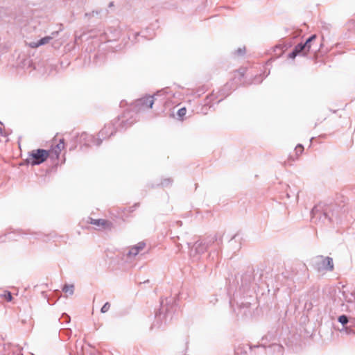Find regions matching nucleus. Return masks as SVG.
Masks as SVG:
<instances>
[{
	"instance_id": "nucleus-1",
	"label": "nucleus",
	"mask_w": 355,
	"mask_h": 355,
	"mask_svg": "<svg viewBox=\"0 0 355 355\" xmlns=\"http://www.w3.org/2000/svg\"><path fill=\"white\" fill-rule=\"evenodd\" d=\"M216 241L215 236H209L202 240H198L194 243L187 242L189 248V255L193 261H198L200 256Z\"/></svg>"
},
{
	"instance_id": "nucleus-2",
	"label": "nucleus",
	"mask_w": 355,
	"mask_h": 355,
	"mask_svg": "<svg viewBox=\"0 0 355 355\" xmlns=\"http://www.w3.org/2000/svg\"><path fill=\"white\" fill-rule=\"evenodd\" d=\"M327 210H331V207L325 205L315 206L311 211L312 220L316 222L318 219L324 224L331 222L332 218L329 215Z\"/></svg>"
},
{
	"instance_id": "nucleus-3",
	"label": "nucleus",
	"mask_w": 355,
	"mask_h": 355,
	"mask_svg": "<svg viewBox=\"0 0 355 355\" xmlns=\"http://www.w3.org/2000/svg\"><path fill=\"white\" fill-rule=\"evenodd\" d=\"M311 265L318 272L332 271L334 268L333 259L329 257L317 256L311 259Z\"/></svg>"
},
{
	"instance_id": "nucleus-4",
	"label": "nucleus",
	"mask_w": 355,
	"mask_h": 355,
	"mask_svg": "<svg viewBox=\"0 0 355 355\" xmlns=\"http://www.w3.org/2000/svg\"><path fill=\"white\" fill-rule=\"evenodd\" d=\"M163 93L164 92L162 90L159 91L154 96H147L136 100L133 104V109L136 112H141L151 108L154 103L155 96H158Z\"/></svg>"
},
{
	"instance_id": "nucleus-5",
	"label": "nucleus",
	"mask_w": 355,
	"mask_h": 355,
	"mask_svg": "<svg viewBox=\"0 0 355 355\" xmlns=\"http://www.w3.org/2000/svg\"><path fill=\"white\" fill-rule=\"evenodd\" d=\"M343 300L349 305H345L342 303L343 306H345V311L352 312L355 314V291L353 289H348L347 287L343 286V290L340 291Z\"/></svg>"
},
{
	"instance_id": "nucleus-6",
	"label": "nucleus",
	"mask_w": 355,
	"mask_h": 355,
	"mask_svg": "<svg viewBox=\"0 0 355 355\" xmlns=\"http://www.w3.org/2000/svg\"><path fill=\"white\" fill-rule=\"evenodd\" d=\"M49 157V151L44 149L33 150L29 153L26 162L32 166L43 163Z\"/></svg>"
},
{
	"instance_id": "nucleus-7",
	"label": "nucleus",
	"mask_w": 355,
	"mask_h": 355,
	"mask_svg": "<svg viewBox=\"0 0 355 355\" xmlns=\"http://www.w3.org/2000/svg\"><path fill=\"white\" fill-rule=\"evenodd\" d=\"M169 314V308L167 306L165 308L164 302H161V309L159 313L155 314V321L152 324V328H160L162 326V318H166Z\"/></svg>"
},
{
	"instance_id": "nucleus-8",
	"label": "nucleus",
	"mask_w": 355,
	"mask_h": 355,
	"mask_svg": "<svg viewBox=\"0 0 355 355\" xmlns=\"http://www.w3.org/2000/svg\"><path fill=\"white\" fill-rule=\"evenodd\" d=\"M80 141L83 142L85 146H100L102 142V139L100 137L95 138L92 135L86 132H83L80 135Z\"/></svg>"
},
{
	"instance_id": "nucleus-9",
	"label": "nucleus",
	"mask_w": 355,
	"mask_h": 355,
	"mask_svg": "<svg viewBox=\"0 0 355 355\" xmlns=\"http://www.w3.org/2000/svg\"><path fill=\"white\" fill-rule=\"evenodd\" d=\"M309 53L304 43L297 44L293 50L288 54V58L294 59L297 55H306Z\"/></svg>"
},
{
	"instance_id": "nucleus-10",
	"label": "nucleus",
	"mask_w": 355,
	"mask_h": 355,
	"mask_svg": "<svg viewBox=\"0 0 355 355\" xmlns=\"http://www.w3.org/2000/svg\"><path fill=\"white\" fill-rule=\"evenodd\" d=\"M146 246V243L143 241L138 243L137 245H135L130 248L128 250L126 256L128 259H132L137 256Z\"/></svg>"
},
{
	"instance_id": "nucleus-11",
	"label": "nucleus",
	"mask_w": 355,
	"mask_h": 355,
	"mask_svg": "<svg viewBox=\"0 0 355 355\" xmlns=\"http://www.w3.org/2000/svg\"><path fill=\"white\" fill-rule=\"evenodd\" d=\"M90 223L95 225L98 230H107L112 227V223L105 219L90 218Z\"/></svg>"
},
{
	"instance_id": "nucleus-12",
	"label": "nucleus",
	"mask_w": 355,
	"mask_h": 355,
	"mask_svg": "<svg viewBox=\"0 0 355 355\" xmlns=\"http://www.w3.org/2000/svg\"><path fill=\"white\" fill-rule=\"evenodd\" d=\"M241 286L244 289L248 288L252 283L254 278L252 272L248 271L241 276Z\"/></svg>"
},
{
	"instance_id": "nucleus-13",
	"label": "nucleus",
	"mask_w": 355,
	"mask_h": 355,
	"mask_svg": "<svg viewBox=\"0 0 355 355\" xmlns=\"http://www.w3.org/2000/svg\"><path fill=\"white\" fill-rule=\"evenodd\" d=\"M115 132L114 125L112 123L106 124L104 128L99 132L98 137L102 140L112 135Z\"/></svg>"
},
{
	"instance_id": "nucleus-14",
	"label": "nucleus",
	"mask_w": 355,
	"mask_h": 355,
	"mask_svg": "<svg viewBox=\"0 0 355 355\" xmlns=\"http://www.w3.org/2000/svg\"><path fill=\"white\" fill-rule=\"evenodd\" d=\"M58 32H53L51 36H46L43 38H41L37 41L31 42L30 43V46L31 48H37L40 46L48 44L55 35H58Z\"/></svg>"
},
{
	"instance_id": "nucleus-15",
	"label": "nucleus",
	"mask_w": 355,
	"mask_h": 355,
	"mask_svg": "<svg viewBox=\"0 0 355 355\" xmlns=\"http://www.w3.org/2000/svg\"><path fill=\"white\" fill-rule=\"evenodd\" d=\"M64 148V139H60L59 140V143L55 145V146L53 148V152L55 155L58 157L61 150Z\"/></svg>"
},
{
	"instance_id": "nucleus-16",
	"label": "nucleus",
	"mask_w": 355,
	"mask_h": 355,
	"mask_svg": "<svg viewBox=\"0 0 355 355\" xmlns=\"http://www.w3.org/2000/svg\"><path fill=\"white\" fill-rule=\"evenodd\" d=\"M316 39V35H312L311 36H310L306 40V42L304 43L305 46L306 47V50H308L309 51H310L311 48V43Z\"/></svg>"
},
{
	"instance_id": "nucleus-17",
	"label": "nucleus",
	"mask_w": 355,
	"mask_h": 355,
	"mask_svg": "<svg viewBox=\"0 0 355 355\" xmlns=\"http://www.w3.org/2000/svg\"><path fill=\"white\" fill-rule=\"evenodd\" d=\"M62 290L66 294L72 295L73 293V285L65 284Z\"/></svg>"
},
{
	"instance_id": "nucleus-18",
	"label": "nucleus",
	"mask_w": 355,
	"mask_h": 355,
	"mask_svg": "<svg viewBox=\"0 0 355 355\" xmlns=\"http://www.w3.org/2000/svg\"><path fill=\"white\" fill-rule=\"evenodd\" d=\"M338 320L340 323H341L343 326L347 324L349 322V318L345 315H342L338 317Z\"/></svg>"
},
{
	"instance_id": "nucleus-19",
	"label": "nucleus",
	"mask_w": 355,
	"mask_h": 355,
	"mask_svg": "<svg viewBox=\"0 0 355 355\" xmlns=\"http://www.w3.org/2000/svg\"><path fill=\"white\" fill-rule=\"evenodd\" d=\"M1 296L4 297L8 302H11L12 300V296L10 291H5L4 293L1 295Z\"/></svg>"
},
{
	"instance_id": "nucleus-20",
	"label": "nucleus",
	"mask_w": 355,
	"mask_h": 355,
	"mask_svg": "<svg viewBox=\"0 0 355 355\" xmlns=\"http://www.w3.org/2000/svg\"><path fill=\"white\" fill-rule=\"evenodd\" d=\"M187 114V110L185 107H182L178 111V116L180 119H182Z\"/></svg>"
},
{
	"instance_id": "nucleus-21",
	"label": "nucleus",
	"mask_w": 355,
	"mask_h": 355,
	"mask_svg": "<svg viewBox=\"0 0 355 355\" xmlns=\"http://www.w3.org/2000/svg\"><path fill=\"white\" fill-rule=\"evenodd\" d=\"M303 150H304V147L301 144H298L295 148V153L297 155H301L302 153Z\"/></svg>"
},
{
	"instance_id": "nucleus-22",
	"label": "nucleus",
	"mask_w": 355,
	"mask_h": 355,
	"mask_svg": "<svg viewBox=\"0 0 355 355\" xmlns=\"http://www.w3.org/2000/svg\"><path fill=\"white\" fill-rule=\"evenodd\" d=\"M110 304L109 302H106L104 304V305L102 306L101 309V312L102 313H105L106 312L108 311V310L110 309Z\"/></svg>"
},
{
	"instance_id": "nucleus-23",
	"label": "nucleus",
	"mask_w": 355,
	"mask_h": 355,
	"mask_svg": "<svg viewBox=\"0 0 355 355\" xmlns=\"http://www.w3.org/2000/svg\"><path fill=\"white\" fill-rule=\"evenodd\" d=\"M173 180L171 178L164 179L162 182L161 184L163 187H168L170 184H171Z\"/></svg>"
},
{
	"instance_id": "nucleus-24",
	"label": "nucleus",
	"mask_w": 355,
	"mask_h": 355,
	"mask_svg": "<svg viewBox=\"0 0 355 355\" xmlns=\"http://www.w3.org/2000/svg\"><path fill=\"white\" fill-rule=\"evenodd\" d=\"M62 318H65V322L67 323H69L70 322V317L66 313L62 314Z\"/></svg>"
},
{
	"instance_id": "nucleus-25",
	"label": "nucleus",
	"mask_w": 355,
	"mask_h": 355,
	"mask_svg": "<svg viewBox=\"0 0 355 355\" xmlns=\"http://www.w3.org/2000/svg\"><path fill=\"white\" fill-rule=\"evenodd\" d=\"M236 52L238 55H243L245 52V48H239Z\"/></svg>"
},
{
	"instance_id": "nucleus-26",
	"label": "nucleus",
	"mask_w": 355,
	"mask_h": 355,
	"mask_svg": "<svg viewBox=\"0 0 355 355\" xmlns=\"http://www.w3.org/2000/svg\"><path fill=\"white\" fill-rule=\"evenodd\" d=\"M261 347L264 348V346H263V345H254V346H253V347H252V346H249V348H250V349H252V348H253V347L256 348V347Z\"/></svg>"
},
{
	"instance_id": "nucleus-27",
	"label": "nucleus",
	"mask_w": 355,
	"mask_h": 355,
	"mask_svg": "<svg viewBox=\"0 0 355 355\" xmlns=\"http://www.w3.org/2000/svg\"><path fill=\"white\" fill-rule=\"evenodd\" d=\"M64 332H66L67 335L69 336L70 334L71 333V330L69 329H67L64 330Z\"/></svg>"
},
{
	"instance_id": "nucleus-28",
	"label": "nucleus",
	"mask_w": 355,
	"mask_h": 355,
	"mask_svg": "<svg viewBox=\"0 0 355 355\" xmlns=\"http://www.w3.org/2000/svg\"><path fill=\"white\" fill-rule=\"evenodd\" d=\"M235 239H236V236H234L231 239V241H230V244H232V242L235 241Z\"/></svg>"
},
{
	"instance_id": "nucleus-29",
	"label": "nucleus",
	"mask_w": 355,
	"mask_h": 355,
	"mask_svg": "<svg viewBox=\"0 0 355 355\" xmlns=\"http://www.w3.org/2000/svg\"><path fill=\"white\" fill-rule=\"evenodd\" d=\"M242 304L243 305V306H246L248 308V306L250 305V303L247 302L246 304Z\"/></svg>"
},
{
	"instance_id": "nucleus-30",
	"label": "nucleus",
	"mask_w": 355,
	"mask_h": 355,
	"mask_svg": "<svg viewBox=\"0 0 355 355\" xmlns=\"http://www.w3.org/2000/svg\"><path fill=\"white\" fill-rule=\"evenodd\" d=\"M133 122H134L133 121H130V122H128V125H130L131 124H132V123H133Z\"/></svg>"
},
{
	"instance_id": "nucleus-31",
	"label": "nucleus",
	"mask_w": 355,
	"mask_h": 355,
	"mask_svg": "<svg viewBox=\"0 0 355 355\" xmlns=\"http://www.w3.org/2000/svg\"><path fill=\"white\" fill-rule=\"evenodd\" d=\"M94 11H92V14H86V15H89V16L92 15V16H94Z\"/></svg>"
},
{
	"instance_id": "nucleus-32",
	"label": "nucleus",
	"mask_w": 355,
	"mask_h": 355,
	"mask_svg": "<svg viewBox=\"0 0 355 355\" xmlns=\"http://www.w3.org/2000/svg\"><path fill=\"white\" fill-rule=\"evenodd\" d=\"M235 354L237 355L239 354V349L235 350Z\"/></svg>"
},
{
	"instance_id": "nucleus-33",
	"label": "nucleus",
	"mask_w": 355,
	"mask_h": 355,
	"mask_svg": "<svg viewBox=\"0 0 355 355\" xmlns=\"http://www.w3.org/2000/svg\"><path fill=\"white\" fill-rule=\"evenodd\" d=\"M274 347H278L279 349L282 348V347H281V346H279V345H274Z\"/></svg>"
},
{
	"instance_id": "nucleus-34",
	"label": "nucleus",
	"mask_w": 355,
	"mask_h": 355,
	"mask_svg": "<svg viewBox=\"0 0 355 355\" xmlns=\"http://www.w3.org/2000/svg\"><path fill=\"white\" fill-rule=\"evenodd\" d=\"M345 331L347 333H348V328H345Z\"/></svg>"
},
{
	"instance_id": "nucleus-35",
	"label": "nucleus",
	"mask_w": 355,
	"mask_h": 355,
	"mask_svg": "<svg viewBox=\"0 0 355 355\" xmlns=\"http://www.w3.org/2000/svg\"><path fill=\"white\" fill-rule=\"evenodd\" d=\"M18 355H23V354H21V353H20V354H18Z\"/></svg>"
},
{
	"instance_id": "nucleus-36",
	"label": "nucleus",
	"mask_w": 355,
	"mask_h": 355,
	"mask_svg": "<svg viewBox=\"0 0 355 355\" xmlns=\"http://www.w3.org/2000/svg\"><path fill=\"white\" fill-rule=\"evenodd\" d=\"M1 132V128H0V132Z\"/></svg>"
}]
</instances>
